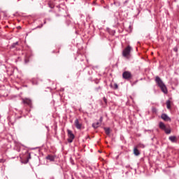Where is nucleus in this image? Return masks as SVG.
I'll return each instance as SVG.
<instances>
[{"mask_svg": "<svg viewBox=\"0 0 179 179\" xmlns=\"http://www.w3.org/2000/svg\"><path fill=\"white\" fill-rule=\"evenodd\" d=\"M155 82L159 87L161 89L162 92L164 93V94H167V93H169L167 87H166V85H164V83H163V80H162V78H160V77L157 76L155 78Z\"/></svg>", "mask_w": 179, "mask_h": 179, "instance_id": "obj_1", "label": "nucleus"}, {"mask_svg": "<svg viewBox=\"0 0 179 179\" xmlns=\"http://www.w3.org/2000/svg\"><path fill=\"white\" fill-rule=\"evenodd\" d=\"M131 51H132V47L131 45H127L122 52V55L126 59H131Z\"/></svg>", "mask_w": 179, "mask_h": 179, "instance_id": "obj_2", "label": "nucleus"}, {"mask_svg": "<svg viewBox=\"0 0 179 179\" xmlns=\"http://www.w3.org/2000/svg\"><path fill=\"white\" fill-rule=\"evenodd\" d=\"M67 135H68V142L69 143H72V142H73V140L75 139V135L73 134V133H72V131L70 129L67 130Z\"/></svg>", "mask_w": 179, "mask_h": 179, "instance_id": "obj_3", "label": "nucleus"}, {"mask_svg": "<svg viewBox=\"0 0 179 179\" xmlns=\"http://www.w3.org/2000/svg\"><path fill=\"white\" fill-rule=\"evenodd\" d=\"M122 78L126 80H129V79L132 78V73H131L130 71H124L122 73Z\"/></svg>", "mask_w": 179, "mask_h": 179, "instance_id": "obj_4", "label": "nucleus"}, {"mask_svg": "<svg viewBox=\"0 0 179 179\" xmlns=\"http://www.w3.org/2000/svg\"><path fill=\"white\" fill-rule=\"evenodd\" d=\"M22 103L25 104L26 106H31V99L29 98H24L22 99Z\"/></svg>", "mask_w": 179, "mask_h": 179, "instance_id": "obj_5", "label": "nucleus"}, {"mask_svg": "<svg viewBox=\"0 0 179 179\" xmlns=\"http://www.w3.org/2000/svg\"><path fill=\"white\" fill-rule=\"evenodd\" d=\"M74 124L77 129H82V123L79 122V119H76Z\"/></svg>", "mask_w": 179, "mask_h": 179, "instance_id": "obj_6", "label": "nucleus"}, {"mask_svg": "<svg viewBox=\"0 0 179 179\" xmlns=\"http://www.w3.org/2000/svg\"><path fill=\"white\" fill-rule=\"evenodd\" d=\"M161 118L164 120V121H171V118H170L169 115H167V114L166 113H163L161 115Z\"/></svg>", "mask_w": 179, "mask_h": 179, "instance_id": "obj_7", "label": "nucleus"}, {"mask_svg": "<svg viewBox=\"0 0 179 179\" xmlns=\"http://www.w3.org/2000/svg\"><path fill=\"white\" fill-rule=\"evenodd\" d=\"M169 141L172 142L173 143H176L177 142V137L175 136H169Z\"/></svg>", "mask_w": 179, "mask_h": 179, "instance_id": "obj_8", "label": "nucleus"}, {"mask_svg": "<svg viewBox=\"0 0 179 179\" xmlns=\"http://www.w3.org/2000/svg\"><path fill=\"white\" fill-rule=\"evenodd\" d=\"M159 127L160 129H162L163 131H164L166 129V124H164V123H163V122H160L159 123Z\"/></svg>", "mask_w": 179, "mask_h": 179, "instance_id": "obj_9", "label": "nucleus"}, {"mask_svg": "<svg viewBox=\"0 0 179 179\" xmlns=\"http://www.w3.org/2000/svg\"><path fill=\"white\" fill-rule=\"evenodd\" d=\"M46 159L47 160H50V162H54V160H55V157L54 155H48Z\"/></svg>", "mask_w": 179, "mask_h": 179, "instance_id": "obj_10", "label": "nucleus"}, {"mask_svg": "<svg viewBox=\"0 0 179 179\" xmlns=\"http://www.w3.org/2000/svg\"><path fill=\"white\" fill-rule=\"evenodd\" d=\"M100 125H101V123H100L99 122H96L92 124V127L95 129H96V128H99V127H100Z\"/></svg>", "mask_w": 179, "mask_h": 179, "instance_id": "obj_11", "label": "nucleus"}, {"mask_svg": "<svg viewBox=\"0 0 179 179\" xmlns=\"http://www.w3.org/2000/svg\"><path fill=\"white\" fill-rule=\"evenodd\" d=\"M134 155H135V156H139V155H141V152H139L137 148H134Z\"/></svg>", "mask_w": 179, "mask_h": 179, "instance_id": "obj_12", "label": "nucleus"}, {"mask_svg": "<svg viewBox=\"0 0 179 179\" xmlns=\"http://www.w3.org/2000/svg\"><path fill=\"white\" fill-rule=\"evenodd\" d=\"M166 108H168V110H171V100H168L166 101Z\"/></svg>", "mask_w": 179, "mask_h": 179, "instance_id": "obj_13", "label": "nucleus"}, {"mask_svg": "<svg viewBox=\"0 0 179 179\" xmlns=\"http://www.w3.org/2000/svg\"><path fill=\"white\" fill-rule=\"evenodd\" d=\"M164 131L165 134H166V135H169V134H171V129H166V127Z\"/></svg>", "mask_w": 179, "mask_h": 179, "instance_id": "obj_14", "label": "nucleus"}, {"mask_svg": "<svg viewBox=\"0 0 179 179\" xmlns=\"http://www.w3.org/2000/svg\"><path fill=\"white\" fill-rule=\"evenodd\" d=\"M30 62V57H29V55H27L25 57L24 62H25V64H28V62Z\"/></svg>", "mask_w": 179, "mask_h": 179, "instance_id": "obj_15", "label": "nucleus"}, {"mask_svg": "<svg viewBox=\"0 0 179 179\" xmlns=\"http://www.w3.org/2000/svg\"><path fill=\"white\" fill-rule=\"evenodd\" d=\"M104 131H105L106 135H110V128H108V127H105V128H104Z\"/></svg>", "mask_w": 179, "mask_h": 179, "instance_id": "obj_16", "label": "nucleus"}, {"mask_svg": "<svg viewBox=\"0 0 179 179\" xmlns=\"http://www.w3.org/2000/svg\"><path fill=\"white\" fill-rule=\"evenodd\" d=\"M16 45H19V42H15V43H13L10 46V48H15L16 47Z\"/></svg>", "mask_w": 179, "mask_h": 179, "instance_id": "obj_17", "label": "nucleus"}, {"mask_svg": "<svg viewBox=\"0 0 179 179\" xmlns=\"http://www.w3.org/2000/svg\"><path fill=\"white\" fill-rule=\"evenodd\" d=\"M137 148H141V149H144V148H145V146L144 144L138 143V144L137 145Z\"/></svg>", "mask_w": 179, "mask_h": 179, "instance_id": "obj_18", "label": "nucleus"}, {"mask_svg": "<svg viewBox=\"0 0 179 179\" xmlns=\"http://www.w3.org/2000/svg\"><path fill=\"white\" fill-rule=\"evenodd\" d=\"M70 163L73 166L75 165V162L73 161V159L72 157H70Z\"/></svg>", "mask_w": 179, "mask_h": 179, "instance_id": "obj_19", "label": "nucleus"}, {"mask_svg": "<svg viewBox=\"0 0 179 179\" xmlns=\"http://www.w3.org/2000/svg\"><path fill=\"white\" fill-rule=\"evenodd\" d=\"M99 90H101V87L99 86L95 88L96 92H99Z\"/></svg>", "mask_w": 179, "mask_h": 179, "instance_id": "obj_20", "label": "nucleus"}, {"mask_svg": "<svg viewBox=\"0 0 179 179\" xmlns=\"http://www.w3.org/2000/svg\"><path fill=\"white\" fill-rule=\"evenodd\" d=\"M114 89L115 90H117V89H118V85L117 83L114 84Z\"/></svg>", "mask_w": 179, "mask_h": 179, "instance_id": "obj_21", "label": "nucleus"}, {"mask_svg": "<svg viewBox=\"0 0 179 179\" xmlns=\"http://www.w3.org/2000/svg\"><path fill=\"white\" fill-rule=\"evenodd\" d=\"M173 51L175 52H178V48H177V47L173 48Z\"/></svg>", "mask_w": 179, "mask_h": 179, "instance_id": "obj_22", "label": "nucleus"}, {"mask_svg": "<svg viewBox=\"0 0 179 179\" xmlns=\"http://www.w3.org/2000/svg\"><path fill=\"white\" fill-rule=\"evenodd\" d=\"M99 122H100V124H101V122H103V117H102V116H101V117L99 118Z\"/></svg>", "mask_w": 179, "mask_h": 179, "instance_id": "obj_23", "label": "nucleus"}, {"mask_svg": "<svg viewBox=\"0 0 179 179\" xmlns=\"http://www.w3.org/2000/svg\"><path fill=\"white\" fill-rule=\"evenodd\" d=\"M103 101L106 104H107V99L106 97H103Z\"/></svg>", "mask_w": 179, "mask_h": 179, "instance_id": "obj_24", "label": "nucleus"}, {"mask_svg": "<svg viewBox=\"0 0 179 179\" xmlns=\"http://www.w3.org/2000/svg\"><path fill=\"white\" fill-rule=\"evenodd\" d=\"M29 159H31V156L30 155V154H29L28 160H29Z\"/></svg>", "mask_w": 179, "mask_h": 179, "instance_id": "obj_25", "label": "nucleus"}, {"mask_svg": "<svg viewBox=\"0 0 179 179\" xmlns=\"http://www.w3.org/2000/svg\"><path fill=\"white\" fill-rule=\"evenodd\" d=\"M16 158V157H12V159H15Z\"/></svg>", "mask_w": 179, "mask_h": 179, "instance_id": "obj_26", "label": "nucleus"}, {"mask_svg": "<svg viewBox=\"0 0 179 179\" xmlns=\"http://www.w3.org/2000/svg\"><path fill=\"white\" fill-rule=\"evenodd\" d=\"M127 2H128V1H125V3H127Z\"/></svg>", "mask_w": 179, "mask_h": 179, "instance_id": "obj_27", "label": "nucleus"}, {"mask_svg": "<svg viewBox=\"0 0 179 179\" xmlns=\"http://www.w3.org/2000/svg\"><path fill=\"white\" fill-rule=\"evenodd\" d=\"M44 23H45V21L44 22Z\"/></svg>", "mask_w": 179, "mask_h": 179, "instance_id": "obj_28", "label": "nucleus"}]
</instances>
